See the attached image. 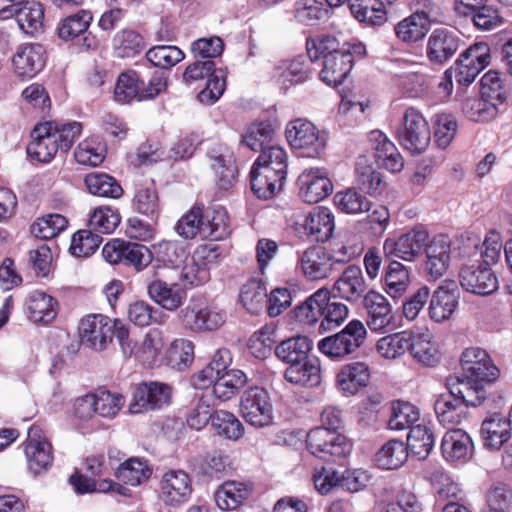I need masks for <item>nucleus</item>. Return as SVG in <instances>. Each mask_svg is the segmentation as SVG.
Returning <instances> with one entry per match:
<instances>
[{"label":"nucleus","mask_w":512,"mask_h":512,"mask_svg":"<svg viewBox=\"0 0 512 512\" xmlns=\"http://www.w3.org/2000/svg\"><path fill=\"white\" fill-rule=\"evenodd\" d=\"M285 379L295 385L315 387L321 383V365L317 358L308 357L289 365Z\"/></svg>","instance_id":"obj_32"},{"label":"nucleus","mask_w":512,"mask_h":512,"mask_svg":"<svg viewBox=\"0 0 512 512\" xmlns=\"http://www.w3.org/2000/svg\"><path fill=\"white\" fill-rule=\"evenodd\" d=\"M429 480L435 487L438 502L440 501H460L462 499V490L454 483L450 477L441 469L435 468L428 472Z\"/></svg>","instance_id":"obj_60"},{"label":"nucleus","mask_w":512,"mask_h":512,"mask_svg":"<svg viewBox=\"0 0 512 512\" xmlns=\"http://www.w3.org/2000/svg\"><path fill=\"white\" fill-rule=\"evenodd\" d=\"M388 209L380 204H373L364 196L354 192V226L360 231L372 235H382L389 223Z\"/></svg>","instance_id":"obj_7"},{"label":"nucleus","mask_w":512,"mask_h":512,"mask_svg":"<svg viewBox=\"0 0 512 512\" xmlns=\"http://www.w3.org/2000/svg\"><path fill=\"white\" fill-rule=\"evenodd\" d=\"M74 156L81 165L98 166L105 158V147L98 138H86L79 143Z\"/></svg>","instance_id":"obj_64"},{"label":"nucleus","mask_w":512,"mask_h":512,"mask_svg":"<svg viewBox=\"0 0 512 512\" xmlns=\"http://www.w3.org/2000/svg\"><path fill=\"white\" fill-rule=\"evenodd\" d=\"M488 383L459 376L455 382L449 383V391L462 401L465 408L469 406L477 407L486 399L485 385Z\"/></svg>","instance_id":"obj_29"},{"label":"nucleus","mask_w":512,"mask_h":512,"mask_svg":"<svg viewBox=\"0 0 512 512\" xmlns=\"http://www.w3.org/2000/svg\"><path fill=\"white\" fill-rule=\"evenodd\" d=\"M408 455V448L403 441L391 439L376 453V462L383 469H397L405 463Z\"/></svg>","instance_id":"obj_49"},{"label":"nucleus","mask_w":512,"mask_h":512,"mask_svg":"<svg viewBox=\"0 0 512 512\" xmlns=\"http://www.w3.org/2000/svg\"><path fill=\"white\" fill-rule=\"evenodd\" d=\"M274 78L284 89L303 83L308 78V70L303 58L281 62L275 69Z\"/></svg>","instance_id":"obj_45"},{"label":"nucleus","mask_w":512,"mask_h":512,"mask_svg":"<svg viewBox=\"0 0 512 512\" xmlns=\"http://www.w3.org/2000/svg\"><path fill=\"white\" fill-rule=\"evenodd\" d=\"M330 291L320 288L313 293L304 303L295 310V315L300 323L313 325L323 316V311L328 303Z\"/></svg>","instance_id":"obj_42"},{"label":"nucleus","mask_w":512,"mask_h":512,"mask_svg":"<svg viewBox=\"0 0 512 512\" xmlns=\"http://www.w3.org/2000/svg\"><path fill=\"white\" fill-rule=\"evenodd\" d=\"M408 351L414 360L427 367L435 366L440 360L439 351L429 332L413 333L410 331Z\"/></svg>","instance_id":"obj_37"},{"label":"nucleus","mask_w":512,"mask_h":512,"mask_svg":"<svg viewBox=\"0 0 512 512\" xmlns=\"http://www.w3.org/2000/svg\"><path fill=\"white\" fill-rule=\"evenodd\" d=\"M438 421L443 425H458L466 418V408L462 401L450 392L441 394L434 403Z\"/></svg>","instance_id":"obj_41"},{"label":"nucleus","mask_w":512,"mask_h":512,"mask_svg":"<svg viewBox=\"0 0 512 512\" xmlns=\"http://www.w3.org/2000/svg\"><path fill=\"white\" fill-rule=\"evenodd\" d=\"M84 183L89 193L95 196L119 198L123 194V190L118 182L105 173H89L86 175Z\"/></svg>","instance_id":"obj_53"},{"label":"nucleus","mask_w":512,"mask_h":512,"mask_svg":"<svg viewBox=\"0 0 512 512\" xmlns=\"http://www.w3.org/2000/svg\"><path fill=\"white\" fill-rule=\"evenodd\" d=\"M352 321L345 328L333 335L319 341L318 349L325 355L332 358H343L351 352L352 347Z\"/></svg>","instance_id":"obj_50"},{"label":"nucleus","mask_w":512,"mask_h":512,"mask_svg":"<svg viewBox=\"0 0 512 512\" xmlns=\"http://www.w3.org/2000/svg\"><path fill=\"white\" fill-rule=\"evenodd\" d=\"M230 233L227 211L222 206H212L202 211V237L219 241Z\"/></svg>","instance_id":"obj_35"},{"label":"nucleus","mask_w":512,"mask_h":512,"mask_svg":"<svg viewBox=\"0 0 512 512\" xmlns=\"http://www.w3.org/2000/svg\"><path fill=\"white\" fill-rule=\"evenodd\" d=\"M288 156L280 146H270L261 151L253 167L266 168L268 171L286 178Z\"/></svg>","instance_id":"obj_57"},{"label":"nucleus","mask_w":512,"mask_h":512,"mask_svg":"<svg viewBox=\"0 0 512 512\" xmlns=\"http://www.w3.org/2000/svg\"><path fill=\"white\" fill-rule=\"evenodd\" d=\"M15 73L31 78L42 70L45 64V50L40 44L20 46L12 58Z\"/></svg>","instance_id":"obj_26"},{"label":"nucleus","mask_w":512,"mask_h":512,"mask_svg":"<svg viewBox=\"0 0 512 512\" xmlns=\"http://www.w3.org/2000/svg\"><path fill=\"white\" fill-rule=\"evenodd\" d=\"M366 148L374 150V158L385 169L392 173L400 172L404 167V159L395 144L380 130L370 131L357 142V150Z\"/></svg>","instance_id":"obj_6"},{"label":"nucleus","mask_w":512,"mask_h":512,"mask_svg":"<svg viewBox=\"0 0 512 512\" xmlns=\"http://www.w3.org/2000/svg\"><path fill=\"white\" fill-rule=\"evenodd\" d=\"M490 47L487 43L479 42L467 48L455 63L453 72L460 85L471 84L478 74L490 63Z\"/></svg>","instance_id":"obj_8"},{"label":"nucleus","mask_w":512,"mask_h":512,"mask_svg":"<svg viewBox=\"0 0 512 512\" xmlns=\"http://www.w3.org/2000/svg\"><path fill=\"white\" fill-rule=\"evenodd\" d=\"M307 447L313 455L320 458L327 455L346 457L351 452L352 444L338 431L317 427L308 433Z\"/></svg>","instance_id":"obj_11"},{"label":"nucleus","mask_w":512,"mask_h":512,"mask_svg":"<svg viewBox=\"0 0 512 512\" xmlns=\"http://www.w3.org/2000/svg\"><path fill=\"white\" fill-rule=\"evenodd\" d=\"M390 410L388 426L391 430L411 429L420 417L419 409L416 406L402 400L393 401Z\"/></svg>","instance_id":"obj_54"},{"label":"nucleus","mask_w":512,"mask_h":512,"mask_svg":"<svg viewBox=\"0 0 512 512\" xmlns=\"http://www.w3.org/2000/svg\"><path fill=\"white\" fill-rule=\"evenodd\" d=\"M311 347L312 342L308 337L297 336L282 341L275 348V354L281 361L292 365L308 358Z\"/></svg>","instance_id":"obj_46"},{"label":"nucleus","mask_w":512,"mask_h":512,"mask_svg":"<svg viewBox=\"0 0 512 512\" xmlns=\"http://www.w3.org/2000/svg\"><path fill=\"white\" fill-rule=\"evenodd\" d=\"M171 389L168 385L159 382L141 383L136 386L129 403L131 414H141L160 409L169 404Z\"/></svg>","instance_id":"obj_15"},{"label":"nucleus","mask_w":512,"mask_h":512,"mask_svg":"<svg viewBox=\"0 0 512 512\" xmlns=\"http://www.w3.org/2000/svg\"><path fill=\"white\" fill-rule=\"evenodd\" d=\"M298 195L308 204H315L333 191V184L328 172L322 167L305 168L298 176Z\"/></svg>","instance_id":"obj_13"},{"label":"nucleus","mask_w":512,"mask_h":512,"mask_svg":"<svg viewBox=\"0 0 512 512\" xmlns=\"http://www.w3.org/2000/svg\"><path fill=\"white\" fill-rule=\"evenodd\" d=\"M426 253V271L433 279H439L443 276L449 266L450 261V242L444 235L434 237L425 246Z\"/></svg>","instance_id":"obj_28"},{"label":"nucleus","mask_w":512,"mask_h":512,"mask_svg":"<svg viewBox=\"0 0 512 512\" xmlns=\"http://www.w3.org/2000/svg\"><path fill=\"white\" fill-rule=\"evenodd\" d=\"M396 137L404 149L412 154H420L428 147L431 132L424 116L417 109L410 107L403 115Z\"/></svg>","instance_id":"obj_4"},{"label":"nucleus","mask_w":512,"mask_h":512,"mask_svg":"<svg viewBox=\"0 0 512 512\" xmlns=\"http://www.w3.org/2000/svg\"><path fill=\"white\" fill-rule=\"evenodd\" d=\"M433 446L434 436L427 426L418 424L411 427L406 445L409 453L419 460H424L430 454Z\"/></svg>","instance_id":"obj_52"},{"label":"nucleus","mask_w":512,"mask_h":512,"mask_svg":"<svg viewBox=\"0 0 512 512\" xmlns=\"http://www.w3.org/2000/svg\"><path fill=\"white\" fill-rule=\"evenodd\" d=\"M286 137L292 148L310 158L319 157L327 145L326 133L303 119H296L288 124Z\"/></svg>","instance_id":"obj_5"},{"label":"nucleus","mask_w":512,"mask_h":512,"mask_svg":"<svg viewBox=\"0 0 512 512\" xmlns=\"http://www.w3.org/2000/svg\"><path fill=\"white\" fill-rule=\"evenodd\" d=\"M81 132L82 125L76 121L65 124H40L32 131V141L27 147V152L39 162H49L59 151L67 152Z\"/></svg>","instance_id":"obj_2"},{"label":"nucleus","mask_w":512,"mask_h":512,"mask_svg":"<svg viewBox=\"0 0 512 512\" xmlns=\"http://www.w3.org/2000/svg\"><path fill=\"white\" fill-rule=\"evenodd\" d=\"M430 28L413 13L394 26L396 37L404 43H416L422 40Z\"/></svg>","instance_id":"obj_63"},{"label":"nucleus","mask_w":512,"mask_h":512,"mask_svg":"<svg viewBox=\"0 0 512 512\" xmlns=\"http://www.w3.org/2000/svg\"><path fill=\"white\" fill-rule=\"evenodd\" d=\"M113 320L103 314H90L79 323V336L84 345L94 351H103L113 339Z\"/></svg>","instance_id":"obj_10"},{"label":"nucleus","mask_w":512,"mask_h":512,"mask_svg":"<svg viewBox=\"0 0 512 512\" xmlns=\"http://www.w3.org/2000/svg\"><path fill=\"white\" fill-rule=\"evenodd\" d=\"M354 18L368 26H381L387 21L382 0H355Z\"/></svg>","instance_id":"obj_55"},{"label":"nucleus","mask_w":512,"mask_h":512,"mask_svg":"<svg viewBox=\"0 0 512 512\" xmlns=\"http://www.w3.org/2000/svg\"><path fill=\"white\" fill-rule=\"evenodd\" d=\"M165 358L172 368L184 370L194 360V345L188 339H175L166 350Z\"/></svg>","instance_id":"obj_58"},{"label":"nucleus","mask_w":512,"mask_h":512,"mask_svg":"<svg viewBox=\"0 0 512 512\" xmlns=\"http://www.w3.org/2000/svg\"><path fill=\"white\" fill-rule=\"evenodd\" d=\"M253 485L239 480H227L214 492L216 506L224 512L236 511L252 495Z\"/></svg>","instance_id":"obj_22"},{"label":"nucleus","mask_w":512,"mask_h":512,"mask_svg":"<svg viewBox=\"0 0 512 512\" xmlns=\"http://www.w3.org/2000/svg\"><path fill=\"white\" fill-rule=\"evenodd\" d=\"M121 222L119 211L110 206L95 208L89 218L90 230L96 234H111Z\"/></svg>","instance_id":"obj_56"},{"label":"nucleus","mask_w":512,"mask_h":512,"mask_svg":"<svg viewBox=\"0 0 512 512\" xmlns=\"http://www.w3.org/2000/svg\"><path fill=\"white\" fill-rule=\"evenodd\" d=\"M113 48L118 57H134L144 49V40L136 31L125 29L115 34Z\"/></svg>","instance_id":"obj_62"},{"label":"nucleus","mask_w":512,"mask_h":512,"mask_svg":"<svg viewBox=\"0 0 512 512\" xmlns=\"http://www.w3.org/2000/svg\"><path fill=\"white\" fill-rule=\"evenodd\" d=\"M461 376L478 381L492 382L499 369L492 363L488 353L479 347L466 348L460 358Z\"/></svg>","instance_id":"obj_16"},{"label":"nucleus","mask_w":512,"mask_h":512,"mask_svg":"<svg viewBox=\"0 0 512 512\" xmlns=\"http://www.w3.org/2000/svg\"><path fill=\"white\" fill-rule=\"evenodd\" d=\"M152 474V469L147 461L142 458H130L124 461L116 469V478L126 485L136 487L147 481Z\"/></svg>","instance_id":"obj_44"},{"label":"nucleus","mask_w":512,"mask_h":512,"mask_svg":"<svg viewBox=\"0 0 512 512\" xmlns=\"http://www.w3.org/2000/svg\"><path fill=\"white\" fill-rule=\"evenodd\" d=\"M299 265L303 274L311 280L324 279L331 271L330 257L318 247L305 249L299 255Z\"/></svg>","instance_id":"obj_34"},{"label":"nucleus","mask_w":512,"mask_h":512,"mask_svg":"<svg viewBox=\"0 0 512 512\" xmlns=\"http://www.w3.org/2000/svg\"><path fill=\"white\" fill-rule=\"evenodd\" d=\"M358 397L357 423L362 427L372 426L377 419L378 406L382 401L381 394L370 387L366 392H354Z\"/></svg>","instance_id":"obj_47"},{"label":"nucleus","mask_w":512,"mask_h":512,"mask_svg":"<svg viewBox=\"0 0 512 512\" xmlns=\"http://www.w3.org/2000/svg\"><path fill=\"white\" fill-rule=\"evenodd\" d=\"M351 473L349 469H327L325 467L316 468L313 472V483L315 489L321 495H327L333 488L342 487L347 490Z\"/></svg>","instance_id":"obj_43"},{"label":"nucleus","mask_w":512,"mask_h":512,"mask_svg":"<svg viewBox=\"0 0 512 512\" xmlns=\"http://www.w3.org/2000/svg\"><path fill=\"white\" fill-rule=\"evenodd\" d=\"M461 287L477 295H489L498 289V279L489 266L481 263L464 265L459 272Z\"/></svg>","instance_id":"obj_17"},{"label":"nucleus","mask_w":512,"mask_h":512,"mask_svg":"<svg viewBox=\"0 0 512 512\" xmlns=\"http://www.w3.org/2000/svg\"><path fill=\"white\" fill-rule=\"evenodd\" d=\"M362 302L369 315L367 324L371 330L380 331L389 325L391 305L382 294L369 291Z\"/></svg>","instance_id":"obj_36"},{"label":"nucleus","mask_w":512,"mask_h":512,"mask_svg":"<svg viewBox=\"0 0 512 512\" xmlns=\"http://www.w3.org/2000/svg\"><path fill=\"white\" fill-rule=\"evenodd\" d=\"M24 453L28 470L34 475L46 472L53 462L52 445L43 430L32 426L24 445Z\"/></svg>","instance_id":"obj_9"},{"label":"nucleus","mask_w":512,"mask_h":512,"mask_svg":"<svg viewBox=\"0 0 512 512\" xmlns=\"http://www.w3.org/2000/svg\"><path fill=\"white\" fill-rule=\"evenodd\" d=\"M29 317L37 323H51L58 313V302L43 291H34L28 298Z\"/></svg>","instance_id":"obj_39"},{"label":"nucleus","mask_w":512,"mask_h":512,"mask_svg":"<svg viewBox=\"0 0 512 512\" xmlns=\"http://www.w3.org/2000/svg\"><path fill=\"white\" fill-rule=\"evenodd\" d=\"M459 291L455 281H445L431 296L429 315L435 322H442L451 317L458 305Z\"/></svg>","instance_id":"obj_23"},{"label":"nucleus","mask_w":512,"mask_h":512,"mask_svg":"<svg viewBox=\"0 0 512 512\" xmlns=\"http://www.w3.org/2000/svg\"><path fill=\"white\" fill-rule=\"evenodd\" d=\"M473 448L471 437L462 429H451L442 438V455L451 463H466L473 454Z\"/></svg>","instance_id":"obj_25"},{"label":"nucleus","mask_w":512,"mask_h":512,"mask_svg":"<svg viewBox=\"0 0 512 512\" xmlns=\"http://www.w3.org/2000/svg\"><path fill=\"white\" fill-rule=\"evenodd\" d=\"M192 493L191 479L182 470H169L159 482V497L169 506H179L189 500Z\"/></svg>","instance_id":"obj_18"},{"label":"nucleus","mask_w":512,"mask_h":512,"mask_svg":"<svg viewBox=\"0 0 512 512\" xmlns=\"http://www.w3.org/2000/svg\"><path fill=\"white\" fill-rule=\"evenodd\" d=\"M266 297V287L258 279L248 280L239 289L240 304L252 314L262 311Z\"/></svg>","instance_id":"obj_48"},{"label":"nucleus","mask_w":512,"mask_h":512,"mask_svg":"<svg viewBox=\"0 0 512 512\" xmlns=\"http://www.w3.org/2000/svg\"><path fill=\"white\" fill-rule=\"evenodd\" d=\"M512 422L500 414H493L486 418L481 425V435L484 445L490 449L498 450L511 435Z\"/></svg>","instance_id":"obj_30"},{"label":"nucleus","mask_w":512,"mask_h":512,"mask_svg":"<svg viewBox=\"0 0 512 512\" xmlns=\"http://www.w3.org/2000/svg\"><path fill=\"white\" fill-rule=\"evenodd\" d=\"M210 159L216 185L223 190L232 188L237 181L238 169L231 152L228 149L213 152Z\"/></svg>","instance_id":"obj_31"},{"label":"nucleus","mask_w":512,"mask_h":512,"mask_svg":"<svg viewBox=\"0 0 512 512\" xmlns=\"http://www.w3.org/2000/svg\"><path fill=\"white\" fill-rule=\"evenodd\" d=\"M428 238L429 234L423 226H415L398 238H387L383 250L388 257L413 261L425 248Z\"/></svg>","instance_id":"obj_12"},{"label":"nucleus","mask_w":512,"mask_h":512,"mask_svg":"<svg viewBox=\"0 0 512 512\" xmlns=\"http://www.w3.org/2000/svg\"><path fill=\"white\" fill-rule=\"evenodd\" d=\"M407 70L395 74V82L408 97L416 98L426 95L432 87V76L427 73L423 63L404 62Z\"/></svg>","instance_id":"obj_20"},{"label":"nucleus","mask_w":512,"mask_h":512,"mask_svg":"<svg viewBox=\"0 0 512 512\" xmlns=\"http://www.w3.org/2000/svg\"><path fill=\"white\" fill-rule=\"evenodd\" d=\"M212 427L221 436L236 441L244 435L245 428L231 412L218 410L212 414Z\"/></svg>","instance_id":"obj_61"},{"label":"nucleus","mask_w":512,"mask_h":512,"mask_svg":"<svg viewBox=\"0 0 512 512\" xmlns=\"http://www.w3.org/2000/svg\"><path fill=\"white\" fill-rule=\"evenodd\" d=\"M311 60L324 59L320 78L333 86L341 97L338 108L340 116H347L352 108V43L351 37L343 33L335 36H320L306 43Z\"/></svg>","instance_id":"obj_1"},{"label":"nucleus","mask_w":512,"mask_h":512,"mask_svg":"<svg viewBox=\"0 0 512 512\" xmlns=\"http://www.w3.org/2000/svg\"><path fill=\"white\" fill-rule=\"evenodd\" d=\"M182 324L193 331L215 330L226 320V314L213 307L190 303L179 313Z\"/></svg>","instance_id":"obj_19"},{"label":"nucleus","mask_w":512,"mask_h":512,"mask_svg":"<svg viewBox=\"0 0 512 512\" xmlns=\"http://www.w3.org/2000/svg\"><path fill=\"white\" fill-rule=\"evenodd\" d=\"M410 331L405 330L380 338L376 344L377 352L385 359H396L408 351Z\"/></svg>","instance_id":"obj_59"},{"label":"nucleus","mask_w":512,"mask_h":512,"mask_svg":"<svg viewBox=\"0 0 512 512\" xmlns=\"http://www.w3.org/2000/svg\"><path fill=\"white\" fill-rule=\"evenodd\" d=\"M239 413L255 428L271 426L274 422V409L268 391L258 386L245 390L239 400Z\"/></svg>","instance_id":"obj_3"},{"label":"nucleus","mask_w":512,"mask_h":512,"mask_svg":"<svg viewBox=\"0 0 512 512\" xmlns=\"http://www.w3.org/2000/svg\"><path fill=\"white\" fill-rule=\"evenodd\" d=\"M461 43L457 31L445 27L435 28L426 42V57L432 64L444 65L456 54Z\"/></svg>","instance_id":"obj_14"},{"label":"nucleus","mask_w":512,"mask_h":512,"mask_svg":"<svg viewBox=\"0 0 512 512\" xmlns=\"http://www.w3.org/2000/svg\"><path fill=\"white\" fill-rule=\"evenodd\" d=\"M251 188L260 199H271L283 187L286 178L272 173L266 168L252 167L251 170Z\"/></svg>","instance_id":"obj_40"},{"label":"nucleus","mask_w":512,"mask_h":512,"mask_svg":"<svg viewBox=\"0 0 512 512\" xmlns=\"http://www.w3.org/2000/svg\"><path fill=\"white\" fill-rule=\"evenodd\" d=\"M14 16L19 29L27 35L36 36L43 29L44 10L34 1L22 4L20 7L4 8L0 10V19Z\"/></svg>","instance_id":"obj_21"},{"label":"nucleus","mask_w":512,"mask_h":512,"mask_svg":"<svg viewBox=\"0 0 512 512\" xmlns=\"http://www.w3.org/2000/svg\"><path fill=\"white\" fill-rule=\"evenodd\" d=\"M232 361L231 354L227 349H219L213 355L211 362L192 378V384L196 389L209 388L215 377L229 372L228 366Z\"/></svg>","instance_id":"obj_38"},{"label":"nucleus","mask_w":512,"mask_h":512,"mask_svg":"<svg viewBox=\"0 0 512 512\" xmlns=\"http://www.w3.org/2000/svg\"><path fill=\"white\" fill-rule=\"evenodd\" d=\"M382 174L373 165L371 155L359 154L355 168L354 189L370 196H378L385 190Z\"/></svg>","instance_id":"obj_24"},{"label":"nucleus","mask_w":512,"mask_h":512,"mask_svg":"<svg viewBox=\"0 0 512 512\" xmlns=\"http://www.w3.org/2000/svg\"><path fill=\"white\" fill-rule=\"evenodd\" d=\"M149 297L167 311H176L187 297L186 291L177 283H169L163 279H155L148 287Z\"/></svg>","instance_id":"obj_27"},{"label":"nucleus","mask_w":512,"mask_h":512,"mask_svg":"<svg viewBox=\"0 0 512 512\" xmlns=\"http://www.w3.org/2000/svg\"><path fill=\"white\" fill-rule=\"evenodd\" d=\"M303 228L315 241L325 242L335 228L334 216L328 208L316 207L306 216Z\"/></svg>","instance_id":"obj_33"},{"label":"nucleus","mask_w":512,"mask_h":512,"mask_svg":"<svg viewBox=\"0 0 512 512\" xmlns=\"http://www.w3.org/2000/svg\"><path fill=\"white\" fill-rule=\"evenodd\" d=\"M247 382V376L240 370L232 369L223 375L215 377L213 381V394L215 398L227 401Z\"/></svg>","instance_id":"obj_51"}]
</instances>
